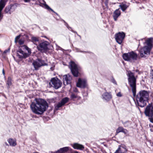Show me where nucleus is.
I'll use <instances>...</instances> for the list:
<instances>
[{
  "mask_svg": "<svg viewBox=\"0 0 153 153\" xmlns=\"http://www.w3.org/2000/svg\"><path fill=\"white\" fill-rule=\"evenodd\" d=\"M38 0V1H39V0Z\"/></svg>",
  "mask_w": 153,
  "mask_h": 153,
  "instance_id": "09e8293b",
  "label": "nucleus"
},
{
  "mask_svg": "<svg viewBox=\"0 0 153 153\" xmlns=\"http://www.w3.org/2000/svg\"><path fill=\"white\" fill-rule=\"evenodd\" d=\"M124 128L122 127H119L116 130V133H118L120 132H122Z\"/></svg>",
  "mask_w": 153,
  "mask_h": 153,
  "instance_id": "c85d7f7f",
  "label": "nucleus"
},
{
  "mask_svg": "<svg viewBox=\"0 0 153 153\" xmlns=\"http://www.w3.org/2000/svg\"><path fill=\"white\" fill-rule=\"evenodd\" d=\"M17 56H18L19 58L20 59H22L23 58V56H22V55L21 54V55H20L18 53H17Z\"/></svg>",
  "mask_w": 153,
  "mask_h": 153,
  "instance_id": "c9c22d12",
  "label": "nucleus"
},
{
  "mask_svg": "<svg viewBox=\"0 0 153 153\" xmlns=\"http://www.w3.org/2000/svg\"><path fill=\"white\" fill-rule=\"evenodd\" d=\"M18 42V40H16V39H15V43H17Z\"/></svg>",
  "mask_w": 153,
  "mask_h": 153,
  "instance_id": "37998d69",
  "label": "nucleus"
},
{
  "mask_svg": "<svg viewBox=\"0 0 153 153\" xmlns=\"http://www.w3.org/2000/svg\"><path fill=\"white\" fill-rule=\"evenodd\" d=\"M80 52H85V51H81Z\"/></svg>",
  "mask_w": 153,
  "mask_h": 153,
  "instance_id": "49530a36",
  "label": "nucleus"
},
{
  "mask_svg": "<svg viewBox=\"0 0 153 153\" xmlns=\"http://www.w3.org/2000/svg\"><path fill=\"white\" fill-rule=\"evenodd\" d=\"M122 132L123 133L125 134H127L128 133V131L126 129L124 128Z\"/></svg>",
  "mask_w": 153,
  "mask_h": 153,
  "instance_id": "72a5a7b5",
  "label": "nucleus"
},
{
  "mask_svg": "<svg viewBox=\"0 0 153 153\" xmlns=\"http://www.w3.org/2000/svg\"><path fill=\"white\" fill-rule=\"evenodd\" d=\"M16 8V4H12L10 5L7 7L4 10V12L6 13L10 14L15 11Z\"/></svg>",
  "mask_w": 153,
  "mask_h": 153,
  "instance_id": "f8f14e48",
  "label": "nucleus"
},
{
  "mask_svg": "<svg viewBox=\"0 0 153 153\" xmlns=\"http://www.w3.org/2000/svg\"><path fill=\"white\" fill-rule=\"evenodd\" d=\"M31 40L36 45H37V42L39 43V39L38 37L33 36L31 37Z\"/></svg>",
  "mask_w": 153,
  "mask_h": 153,
  "instance_id": "4be33fe9",
  "label": "nucleus"
},
{
  "mask_svg": "<svg viewBox=\"0 0 153 153\" xmlns=\"http://www.w3.org/2000/svg\"><path fill=\"white\" fill-rule=\"evenodd\" d=\"M64 22L65 23V25L66 26V27H67L68 28V29L69 30L71 31L72 32H73L74 33H76V34L77 35H78L80 37H81L77 33V32H76L75 31L73 30H72V28L69 26L68 25V24L67 23H66L65 22V21H64Z\"/></svg>",
  "mask_w": 153,
  "mask_h": 153,
  "instance_id": "cd10ccee",
  "label": "nucleus"
},
{
  "mask_svg": "<svg viewBox=\"0 0 153 153\" xmlns=\"http://www.w3.org/2000/svg\"><path fill=\"white\" fill-rule=\"evenodd\" d=\"M77 98V96L76 95H75L74 93L72 94L71 96V99H74Z\"/></svg>",
  "mask_w": 153,
  "mask_h": 153,
  "instance_id": "7c9ffc66",
  "label": "nucleus"
},
{
  "mask_svg": "<svg viewBox=\"0 0 153 153\" xmlns=\"http://www.w3.org/2000/svg\"><path fill=\"white\" fill-rule=\"evenodd\" d=\"M146 116L148 117L150 121L151 122L153 119V106L151 104H149L146 107L144 111Z\"/></svg>",
  "mask_w": 153,
  "mask_h": 153,
  "instance_id": "423d86ee",
  "label": "nucleus"
},
{
  "mask_svg": "<svg viewBox=\"0 0 153 153\" xmlns=\"http://www.w3.org/2000/svg\"><path fill=\"white\" fill-rule=\"evenodd\" d=\"M36 102H33L30 105L32 111L37 114H42L48 107L47 102L41 99H36Z\"/></svg>",
  "mask_w": 153,
  "mask_h": 153,
  "instance_id": "f257e3e1",
  "label": "nucleus"
},
{
  "mask_svg": "<svg viewBox=\"0 0 153 153\" xmlns=\"http://www.w3.org/2000/svg\"><path fill=\"white\" fill-rule=\"evenodd\" d=\"M43 0V2H44L45 3L44 4H43L44 5L45 7V8L46 9H48L49 10H50L52 12H53L54 13L56 14L57 15H58V14L56 13L55 11H54L53 10H52V9H51L47 4H46V2L44 0Z\"/></svg>",
  "mask_w": 153,
  "mask_h": 153,
  "instance_id": "b1692460",
  "label": "nucleus"
},
{
  "mask_svg": "<svg viewBox=\"0 0 153 153\" xmlns=\"http://www.w3.org/2000/svg\"><path fill=\"white\" fill-rule=\"evenodd\" d=\"M63 84L66 85L70 84L71 82L72 77L70 74L65 75L63 76Z\"/></svg>",
  "mask_w": 153,
  "mask_h": 153,
  "instance_id": "2eb2a0df",
  "label": "nucleus"
},
{
  "mask_svg": "<svg viewBox=\"0 0 153 153\" xmlns=\"http://www.w3.org/2000/svg\"><path fill=\"white\" fill-rule=\"evenodd\" d=\"M6 145H8L6 143Z\"/></svg>",
  "mask_w": 153,
  "mask_h": 153,
  "instance_id": "de8ad7c7",
  "label": "nucleus"
},
{
  "mask_svg": "<svg viewBox=\"0 0 153 153\" xmlns=\"http://www.w3.org/2000/svg\"><path fill=\"white\" fill-rule=\"evenodd\" d=\"M126 74L128 77V84L131 88L133 96L135 97L136 94V83L137 76H135L134 73L130 71H127Z\"/></svg>",
  "mask_w": 153,
  "mask_h": 153,
  "instance_id": "7ed1b4c3",
  "label": "nucleus"
},
{
  "mask_svg": "<svg viewBox=\"0 0 153 153\" xmlns=\"http://www.w3.org/2000/svg\"><path fill=\"white\" fill-rule=\"evenodd\" d=\"M150 130H151V131H153V130H152V129H150Z\"/></svg>",
  "mask_w": 153,
  "mask_h": 153,
  "instance_id": "a18cd8bd",
  "label": "nucleus"
},
{
  "mask_svg": "<svg viewBox=\"0 0 153 153\" xmlns=\"http://www.w3.org/2000/svg\"><path fill=\"white\" fill-rule=\"evenodd\" d=\"M153 39L152 38H149L145 42L147 46L144 47L139 51L140 55L141 57L145 58L146 57V55L149 54L152 46Z\"/></svg>",
  "mask_w": 153,
  "mask_h": 153,
  "instance_id": "20e7f679",
  "label": "nucleus"
},
{
  "mask_svg": "<svg viewBox=\"0 0 153 153\" xmlns=\"http://www.w3.org/2000/svg\"><path fill=\"white\" fill-rule=\"evenodd\" d=\"M128 150L127 147L123 144L119 146L117 149L114 153H127Z\"/></svg>",
  "mask_w": 153,
  "mask_h": 153,
  "instance_id": "ddd939ff",
  "label": "nucleus"
},
{
  "mask_svg": "<svg viewBox=\"0 0 153 153\" xmlns=\"http://www.w3.org/2000/svg\"><path fill=\"white\" fill-rule=\"evenodd\" d=\"M2 72H3V74L4 75L5 74V73H4V69H3V70Z\"/></svg>",
  "mask_w": 153,
  "mask_h": 153,
  "instance_id": "79ce46f5",
  "label": "nucleus"
},
{
  "mask_svg": "<svg viewBox=\"0 0 153 153\" xmlns=\"http://www.w3.org/2000/svg\"><path fill=\"white\" fill-rule=\"evenodd\" d=\"M7 84L8 87H10L12 85V79L11 77H9L8 78Z\"/></svg>",
  "mask_w": 153,
  "mask_h": 153,
  "instance_id": "a878e982",
  "label": "nucleus"
},
{
  "mask_svg": "<svg viewBox=\"0 0 153 153\" xmlns=\"http://www.w3.org/2000/svg\"><path fill=\"white\" fill-rule=\"evenodd\" d=\"M102 98L104 100L106 101H108L111 99L112 96L111 94L109 93L106 92L102 94Z\"/></svg>",
  "mask_w": 153,
  "mask_h": 153,
  "instance_id": "f3484780",
  "label": "nucleus"
},
{
  "mask_svg": "<svg viewBox=\"0 0 153 153\" xmlns=\"http://www.w3.org/2000/svg\"><path fill=\"white\" fill-rule=\"evenodd\" d=\"M120 7L121 9L123 11H125L127 8V6L126 4L120 5Z\"/></svg>",
  "mask_w": 153,
  "mask_h": 153,
  "instance_id": "bb28decb",
  "label": "nucleus"
},
{
  "mask_svg": "<svg viewBox=\"0 0 153 153\" xmlns=\"http://www.w3.org/2000/svg\"><path fill=\"white\" fill-rule=\"evenodd\" d=\"M69 147H65L61 148L57 151L54 152V153H65L67 152L69 150Z\"/></svg>",
  "mask_w": 153,
  "mask_h": 153,
  "instance_id": "aec40b11",
  "label": "nucleus"
},
{
  "mask_svg": "<svg viewBox=\"0 0 153 153\" xmlns=\"http://www.w3.org/2000/svg\"><path fill=\"white\" fill-rule=\"evenodd\" d=\"M135 71L136 72H137L139 71L138 70H135Z\"/></svg>",
  "mask_w": 153,
  "mask_h": 153,
  "instance_id": "c03bdc74",
  "label": "nucleus"
},
{
  "mask_svg": "<svg viewBox=\"0 0 153 153\" xmlns=\"http://www.w3.org/2000/svg\"><path fill=\"white\" fill-rule=\"evenodd\" d=\"M18 52L20 54L22 55L23 58H25L27 57L30 55L28 53L24 52L22 50H20Z\"/></svg>",
  "mask_w": 153,
  "mask_h": 153,
  "instance_id": "393cba45",
  "label": "nucleus"
},
{
  "mask_svg": "<svg viewBox=\"0 0 153 153\" xmlns=\"http://www.w3.org/2000/svg\"><path fill=\"white\" fill-rule=\"evenodd\" d=\"M121 14L120 11L119 9L116 10L113 13V17L115 21H116L117 18L120 16Z\"/></svg>",
  "mask_w": 153,
  "mask_h": 153,
  "instance_id": "6ab92c4d",
  "label": "nucleus"
},
{
  "mask_svg": "<svg viewBox=\"0 0 153 153\" xmlns=\"http://www.w3.org/2000/svg\"><path fill=\"white\" fill-rule=\"evenodd\" d=\"M112 82L113 83H114L117 85V82H116V81H115V79H112Z\"/></svg>",
  "mask_w": 153,
  "mask_h": 153,
  "instance_id": "58836bf2",
  "label": "nucleus"
},
{
  "mask_svg": "<svg viewBox=\"0 0 153 153\" xmlns=\"http://www.w3.org/2000/svg\"><path fill=\"white\" fill-rule=\"evenodd\" d=\"M5 6V4L3 2H0V11H2L3 9Z\"/></svg>",
  "mask_w": 153,
  "mask_h": 153,
  "instance_id": "c756f323",
  "label": "nucleus"
},
{
  "mask_svg": "<svg viewBox=\"0 0 153 153\" xmlns=\"http://www.w3.org/2000/svg\"><path fill=\"white\" fill-rule=\"evenodd\" d=\"M49 42L45 41L40 43L37 46L38 50L41 52H45L49 50L48 46L49 45Z\"/></svg>",
  "mask_w": 153,
  "mask_h": 153,
  "instance_id": "6e6552de",
  "label": "nucleus"
},
{
  "mask_svg": "<svg viewBox=\"0 0 153 153\" xmlns=\"http://www.w3.org/2000/svg\"><path fill=\"white\" fill-rule=\"evenodd\" d=\"M122 123L123 124L124 126L125 127H127L130 126L131 124V122L129 121H127L125 122H124L123 121H121Z\"/></svg>",
  "mask_w": 153,
  "mask_h": 153,
  "instance_id": "5701e85b",
  "label": "nucleus"
},
{
  "mask_svg": "<svg viewBox=\"0 0 153 153\" xmlns=\"http://www.w3.org/2000/svg\"><path fill=\"white\" fill-rule=\"evenodd\" d=\"M71 145L75 149L82 150L84 148V146L82 145L77 143H74L71 144Z\"/></svg>",
  "mask_w": 153,
  "mask_h": 153,
  "instance_id": "a211bd4d",
  "label": "nucleus"
},
{
  "mask_svg": "<svg viewBox=\"0 0 153 153\" xmlns=\"http://www.w3.org/2000/svg\"><path fill=\"white\" fill-rule=\"evenodd\" d=\"M9 49H8V50H6L4 52V53H6L8 52H9Z\"/></svg>",
  "mask_w": 153,
  "mask_h": 153,
  "instance_id": "a19ab883",
  "label": "nucleus"
},
{
  "mask_svg": "<svg viewBox=\"0 0 153 153\" xmlns=\"http://www.w3.org/2000/svg\"><path fill=\"white\" fill-rule=\"evenodd\" d=\"M69 100V98L68 97H65L63 98L60 102H59L57 105L55 107V110H57L59 108L64 105L65 104L67 103Z\"/></svg>",
  "mask_w": 153,
  "mask_h": 153,
  "instance_id": "4468645a",
  "label": "nucleus"
},
{
  "mask_svg": "<svg viewBox=\"0 0 153 153\" xmlns=\"http://www.w3.org/2000/svg\"><path fill=\"white\" fill-rule=\"evenodd\" d=\"M116 42L119 44H120L122 42L124 39L125 34L123 32H119L115 36Z\"/></svg>",
  "mask_w": 153,
  "mask_h": 153,
  "instance_id": "9b49d317",
  "label": "nucleus"
},
{
  "mask_svg": "<svg viewBox=\"0 0 153 153\" xmlns=\"http://www.w3.org/2000/svg\"><path fill=\"white\" fill-rule=\"evenodd\" d=\"M21 36V35H19L18 36H16L15 39H16V40H18L20 37Z\"/></svg>",
  "mask_w": 153,
  "mask_h": 153,
  "instance_id": "4c0bfd02",
  "label": "nucleus"
},
{
  "mask_svg": "<svg viewBox=\"0 0 153 153\" xmlns=\"http://www.w3.org/2000/svg\"><path fill=\"white\" fill-rule=\"evenodd\" d=\"M62 82L57 78H53L49 82L48 87L49 88L53 87L56 89H57L61 86Z\"/></svg>",
  "mask_w": 153,
  "mask_h": 153,
  "instance_id": "0eeeda50",
  "label": "nucleus"
},
{
  "mask_svg": "<svg viewBox=\"0 0 153 153\" xmlns=\"http://www.w3.org/2000/svg\"><path fill=\"white\" fill-rule=\"evenodd\" d=\"M86 81L84 79H78V82L76 83V86L80 88H84L86 85Z\"/></svg>",
  "mask_w": 153,
  "mask_h": 153,
  "instance_id": "dca6fc26",
  "label": "nucleus"
},
{
  "mask_svg": "<svg viewBox=\"0 0 153 153\" xmlns=\"http://www.w3.org/2000/svg\"><path fill=\"white\" fill-rule=\"evenodd\" d=\"M3 17V15L1 13V11H0V21H1Z\"/></svg>",
  "mask_w": 153,
  "mask_h": 153,
  "instance_id": "f704fd0d",
  "label": "nucleus"
},
{
  "mask_svg": "<svg viewBox=\"0 0 153 153\" xmlns=\"http://www.w3.org/2000/svg\"><path fill=\"white\" fill-rule=\"evenodd\" d=\"M117 96L119 97H121L122 96V95L121 94V93L120 92H119L117 94Z\"/></svg>",
  "mask_w": 153,
  "mask_h": 153,
  "instance_id": "ea45409f",
  "label": "nucleus"
},
{
  "mask_svg": "<svg viewBox=\"0 0 153 153\" xmlns=\"http://www.w3.org/2000/svg\"><path fill=\"white\" fill-rule=\"evenodd\" d=\"M7 141L10 146H15L16 145V140L13 139L9 138L8 140Z\"/></svg>",
  "mask_w": 153,
  "mask_h": 153,
  "instance_id": "412c9836",
  "label": "nucleus"
},
{
  "mask_svg": "<svg viewBox=\"0 0 153 153\" xmlns=\"http://www.w3.org/2000/svg\"><path fill=\"white\" fill-rule=\"evenodd\" d=\"M137 54L133 51L127 53H125L123 55V58L125 60L129 61L131 62H134L137 60Z\"/></svg>",
  "mask_w": 153,
  "mask_h": 153,
  "instance_id": "39448f33",
  "label": "nucleus"
},
{
  "mask_svg": "<svg viewBox=\"0 0 153 153\" xmlns=\"http://www.w3.org/2000/svg\"><path fill=\"white\" fill-rule=\"evenodd\" d=\"M70 68L74 76H78L79 71L77 65L73 61H71L70 63Z\"/></svg>",
  "mask_w": 153,
  "mask_h": 153,
  "instance_id": "1a4fd4ad",
  "label": "nucleus"
},
{
  "mask_svg": "<svg viewBox=\"0 0 153 153\" xmlns=\"http://www.w3.org/2000/svg\"><path fill=\"white\" fill-rule=\"evenodd\" d=\"M19 43L20 45H22L24 43V42L23 40L20 39L19 41Z\"/></svg>",
  "mask_w": 153,
  "mask_h": 153,
  "instance_id": "2f4dec72",
  "label": "nucleus"
},
{
  "mask_svg": "<svg viewBox=\"0 0 153 153\" xmlns=\"http://www.w3.org/2000/svg\"><path fill=\"white\" fill-rule=\"evenodd\" d=\"M25 48L28 51V53L29 54V55H30L31 53V50L30 49V48H28L27 46H25Z\"/></svg>",
  "mask_w": 153,
  "mask_h": 153,
  "instance_id": "473e14b6",
  "label": "nucleus"
},
{
  "mask_svg": "<svg viewBox=\"0 0 153 153\" xmlns=\"http://www.w3.org/2000/svg\"><path fill=\"white\" fill-rule=\"evenodd\" d=\"M33 65L35 70H37L40 67L47 65L45 61L40 59H38L33 63Z\"/></svg>",
  "mask_w": 153,
  "mask_h": 153,
  "instance_id": "9d476101",
  "label": "nucleus"
},
{
  "mask_svg": "<svg viewBox=\"0 0 153 153\" xmlns=\"http://www.w3.org/2000/svg\"><path fill=\"white\" fill-rule=\"evenodd\" d=\"M73 91L75 92H78V89L76 88H74L73 89Z\"/></svg>",
  "mask_w": 153,
  "mask_h": 153,
  "instance_id": "e433bc0d",
  "label": "nucleus"
},
{
  "mask_svg": "<svg viewBox=\"0 0 153 153\" xmlns=\"http://www.w3.org/2000/svg\"><path fill=\"white\" fill-rule=\"evenodd\" d=\"M149 91L145 90L140 91L136 95V100L138 105L143 107L146 106L149 100Z\"/></svg>",
  "mask_w": 153,
  "mask_h": 153,
  "instance_id": "f03ea898",
  "label": "nucleus"
}]
</instances>
